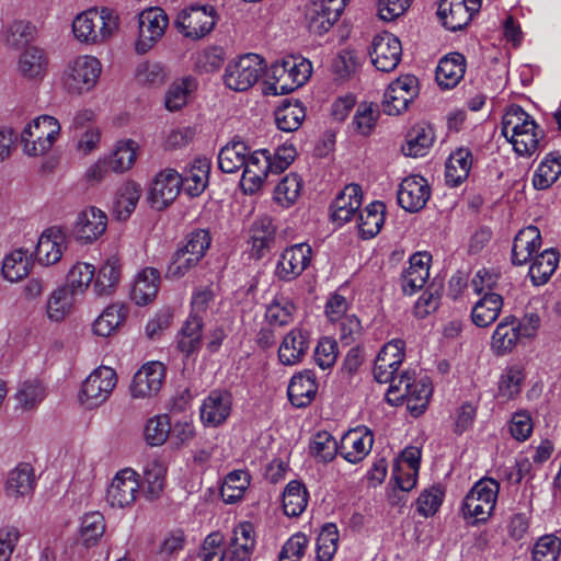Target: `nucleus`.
<instances>
[{
  "mask_svg": "<svg viewBox=\"0 0 561 561\" xmlns=\"http://www.w3.org/2000/svg\"><path fill=\"white\" fill-rule=\"evenodd\" d=\"M419 94L417 79L403 76L392 81L383 94L381 108L387 115H400Z\"/></svg>",
  "mask_w": 561,
  "mask_h": 561,
  "instance_id": "9d476101",
  "label": "nucleus"
},
{
  "mask_svg": "<svg viewBox=\"0 0 561 561\" xmlns=\"http://www.w3.org/2000/svg\"><path fill=\"white\" fill-rule=\"evenodd\" d=\"M309 348V334L301 329H293L283 339L278 348V358L283 365H296L301 362Z\"/></svg>",
  "mask_w": 561,
  "mask_h": 561,
  "instance_id": "393cba45",
  "label": "nucleus"
},
{
  "mask_svg": "<svg viewBox=\"0 0 561 561\" xmlns=\"http://www.w3.org/2000/svg\"><path fill=\"white\" fill-rule=\"evenodd\" d=\"M517 318L505 317L495 328L492 335V348L497 355L512 352L517 345L522 334L518 330Z\"/></svg>",
  "mask_w": 561,
  "mask_h": 561,
  "instance_id": "7c9ffc66",
  "label": "nucleus"
},
{
  "mask_svg": "<svg viewBox=\"0 0 561 561\" xmlns=\"http://www.w3.org/2000/svg\"><path fill=\"white\" fill-rule=\"evenodd\" d=\"M160 273L157 268L147 267L138 274L130 291L136 305L145 306L153 300L159 289Z\"/></svg>",
  "mask_w": 561,
  "mask_h": 561,
  "instance_id": "473e14b6",
  "label": "nucleus"
},
{
  "mask_svg": "<svg viewBox=\"0 0 561 561\" xmlns=\"http://www.w3.org/2000/svg\"><path fill=\"white\" fill-rule=\"evenodd\" d=\"M432 394V385L427 378L416 380L415 373L404 370L399 375L398 382L389 386L386 400L391 405L407 402V408L413 416H420L427 408Z\"/></svg>",
  "mask_w": 561,
  "mask_h": 561,
  "instance_id": "f257e3e1",
  "label": "nucleus"
},
{
  "mask_svg": "<svg viewBox=\"0 0 561 561\" xmlns=\"http://www.w3.org/2000/svg\"><path fill=\"white\" fill-rule=\"evenodd\" d=\"M171 434L170 417L167 414L148 420L145 426V439L150 446H161Z\"/></svg>",
  "mask_w": 561,
  "mask_h": 561,
  "instance_id": "e2e57ef3",
  "label": "nucleus"
},
{
  "mask_svg": "<svg viewBox=\"0 0 561 561\" xmlns=\"http://www.w3.org/2000/svg\"><path fill=\"white\" fill-rule=\"evenodd\" d=\"M138 474L130 468L116 473L106 492V501L112 507H126L131 505L138 495Z\"/></svg>",
  "mask_w": 561,
  "mask_h": 561,
  "instance_id": "4468645a",
  "label": "nucleus"
},
{
  "mask_svg": "<svg viewBox=\"0 0 561 561\" xmlns=\"http://www.w3.org/2000/svg\"><path fill=\"white\" fill-rule=\"evenodd\" d=\"M478 11L471 10V3L439 0L437 15L447 30L456 32L466 27Z\"/></svg>",
  "mask_w": 561,
  "mask_h": 561,
  "instance_id": "4be33fe9",
  "label": "nucleus"
},
{
  "mask_svg": "<svg viewBox=\"0 0 561 561\" xmlns=\"http://www.w3.org/2000/svg\"><path fill=\"white\" fill-rule=\"evenodd\" d=\"M503 307V298L495 293L486 291L483 297L476 302L472 308L471 317L476 325L486 328L499 317Z\"/></svg>",
  "mask_w": 561,
  "mask_h": 561,
  "instance_id": "72a5a7b5",
  "label": "nucleus"
},
{
  "mask_svg": "<svg viewBox=\"0 0 561 561\" xmlns=\"http://www.w3.org/2000/svg\"><path fill=\"white\" fill-rule=\"evenodd\" d=\"M312 257L311 247L297 243L286 248L277 262L275 274L280 280L296 279L309 266Z\"/></svg>",
  "mask_w": 561,
  "mask_h": 561,
  "instance_id": "ddd939ff",
  "label": "nucleus"
},
{
  "mask_svg": "<svg viewBox=\"0 0 561 561\" xmlns=\"http://www.w3.org/2000/svg\"><path fill=\"white\" fill-rule=\"evenodd\" d=\"M499 491L500 484L494 479L478 481L463 500L465 518H474L477 523L488 520L495 507Z\"/></svg>",
  "mask_w": 561,
  "mask_h": 561,
  "instance_id": "20e7f679",
  "label": "nucleus"
},
{
  "mask_svg": "<svg viewBox=\"0 0 561 561\" xmlns=\"http://www.w3.org/2000/svg\"><path fill=\"white\" fill-rule=\"evenodd\" d=\"M308 492L306 486L296 480L290 481L283 492V508L287 516L297 517L307 507Z\"/></svg>",
  "mask_w": 561,
  "mask_h": 561,
  "instance_id": "3c124183",
  "label": "nucleus"
},
{
  "mask_svg": "<svg viewBox=\"0 0 561 561\" xmlns=\"http://www.w3.org/2000/svg\"><path fill=\"white\" fill-rule=\"evenodd\" d=\"M64 236L60 229L49 228L39 237L35 254L37 261L43 265L57 263L62 255Z\"/></svg>",
  "mask_w": 561,
  "mask_h": 561,
  "instance_id": "c756f323",
  "label": "nucleus"
},
{
  "mask_svg": "<svg viewBox=\"0 0 561 561\" xmlns=\"http://www.w3.org/2000/svg\"><path fill=\"white\" fill-rule=\"evenodd\" d=\"M276 228L271 219L256 220L251 228V254L255 259L263 257L275 243Z\"/></svg>",
  "mask_w": 561,
  "mask_h": 561,
  "instance_id": "e433bc0d",
  "label": "nucleus"
},
{
  "mask_svg": "<svg viewBox=\"0 0 561 561\" xmlns=\"http://www.w3.org/2000/svg\"><path fill=\"white\" fill-rule=\"evenodd\" d=\"M75 296L71 289L60 287L56 289L47 302V316L54 321L62 320L70 311Z\"/></svg>",
  "mask_w": 561,
  "mask_h": 561,
  "instance_id": "052dcab7",
  "label": "nucleus"
},
{
  "mask_svg": "<svg viewBox=\"0 0 561 561\" xmlns=\"http://www.w3.org/2000/svg\"><path fill=\"white\" fill-rule=\"evenodd\" d=\"M60 131L58 121L49 115H42L28 124L21 134L24 152L37 157L46 153L54 145Z\"/></svg>",
  "mask_w": 561,
  "mask_h": 561,
  "instance_id": "7ed1b4c3",
  "label": "nucleus"
},
{
  "mask_svg": "<svg viewBox=\"0 0 561 561\" xmlns=\"http://www.w3.org/2000/svg\"><path fill=\"white\" fill-rule=\"evenodd\" d=\"M431 255L415 253L410 257V266L401 275V287L405 295L422 289L430 276Z\"/></svg>",
  "mask_w": 561,
  "mask_h": 561,
  "instance_id": "5701e85b",
  "label": "nucleus"
},
{
  "mask_svg": "<svg viewBox=\"0 0 561 561\" xmlns=\"http://www.w3.org/2000/svg\"><path fill=\"white\" fill-rule=\"evenodd\" d=\"M137 149L138 145L136 141L131 139L119 140L112 154L105 158L110 169L115 173H123L129 170L136 161Z\"/></svg>",
  "mask_w": 561,
  "mask_h": 561,
  "instance_id": "09e8293b",
  "label": "nucleus"
},
{
  "mask_svg": "<svg viewBox=\"0 0 561 561\" xmlns=\"http://www.w3.org/2000/svg\"><path fill=\"white\" fill-rule=\"evenodd\" d=\"M249 147L240 140H232L227 144L218 154L219 169L225 173H234L245 164Z\"/></svg>",
  "mask_w": 561,
  "mask_h": 561,
  "instance_id": "79ce46f5",
  "label": "nucleus"
},
{
  "mask_svg": "<svg viewBox=\"0 0 561 561\" xmlns=\"http://www.w3.org/2000/svg\"><path fill=\"white\" fill-rule=\"evenodd\" d=\"M209 169L210 164L206 158L196 159L192 167L181 174V187L183 186L191 196H198L207 186Z\"/></svg>",
  "mask_w": 561,
  "mask_h": 561,
  "instance_id": "a19ab883",
  "label": "nucleus"
},
{
  "mask_svg": "<svg viewBox=\"0 0 561 561\" xmlns=\"http://www.w3.org/2000/svg\"><path fill=\"white\" fill-rule=\"evenodd\" d=\"M561 175V156L558 152L548 153L539 163L533 176V185L536 190L549 188Z\"/></svg>",
  "mask_w": 561,
  "mask_h": 561,
  "instance_id": "37998d69",
  "label": "nucleus"
},
{
  "mask_svg": "<svg viewBox=\"0 0 561 561\" xmlns=\"http://www.w3.org/2000/svg\"><path fill=\"white\" fill-rule=\"evenodd\" d=\"M45 396V388L39 381L26 380L20 385L14 396L16 408L24 411L33 410L44 400Z\"/></svg>",
  "mask_w": 561,
  "mask_h": 561,
  "instance_id": "864d4df0",
  "label": "nucleus"
},
{
  "mask_svg": "<svg viewBox=\"0 0 561 561\" xmlns=\"http://www.w3.org/2000/svg\"><path fill=\"white\" fill-rule=\"evenodd\" d=\"M559 254L554 249H547L537 254L529 267V276L534 285L546 284L558 267Z\"/></svg>",
  "mask_w": 561,
  "mask_h": 561,
  "instance_id": "c03bdc74",
  "label": "nucleus"
},
{
  "mask_svg": "<svg viewBox=\"0 0 561 561\" xmlns=\"http://www.w3.org/2000/svg\"><path fill=\"white\" fill-rule=\"evenodd\" d=\"M543 137V130L539 129L536 122H533L527 128H523L514 137L507 138V140L519 156H531L539 148Z\"/></svg>",
  "mask_w": 561,
  "mask_h": 561,
  "instance_id": "49530a36",
  "label": "nucleus"
},
{
  "mask_svg": "<svg viewBox=\"0 0 561 561\" xmlns=\"http://www.w3.org/2000/svg\"><path fill=\"white\" fill-rule=\"evenodd\" d=\"M94 266L88 263H77L67 275L65 288L71 289L73 295L82 294L94 276Z\"/></svg>",
  "mask_w": 561,
  "mask_h": 561,
  "instance_id": "0e129e2a",
  "label": "nucleus"
},
{
  "mask_svg": "<svg viewBox=\"0 0 561 561\" xmlns=\"http://www.w3.org/2000/svg\"><path fill=\"white\" fill-rule=\"evenodd\" d=\"M19 71L25 79L42 80L48 68V57L44 49L26 47L19 58Z\"/></svg>",
  "mask_w": 561,
  "mask_h": 561,
  "instance_id": "c85d7f7f",
  "label": "nucleus"
},
{
  "mask_svg": "<svg viewBox=\"0 0 561 561\" xmlns=\"http://www.w3.org/2000/svg\"><path fill=\"white\" fill-rule=\"evenodd\" d=\"M121 278V265L116 257H110L100 267L93 289L98 296L111 295Z\"/></svg>",
  "mask_w": 561,
  "mask_h": 561,
  "instance_id": "de8ad7c7",
  "label": "nucleus"
},
{
  "mask_svg": "<svg viewBox=\"0 0 561 561\" xmlns=\"http://www.w3.org/2000/svg\"><path fill=\"white\" fill-rule=\"evenodd\" d=\"M274 115L276 126L283 131L290 133L300 127L305 119L306 112L298 101L295 103L284 101L282 105L276 108Z\"/></svg>",
  "mask_w": 561,
  "mask_h": 561,
  "instance_id": "8fccbe9b",
  "label": "nucleus"
},
{
  "mask_svg": "<svg viewBox=\"0 0 561 561\" xmlns=\"http://www.w3.org/2000/svg\"><path fill=\"white\" fill-rule=\"evenodd\" d=\"M30 259L22 249L15 250L5 256L2 264V275L10 282H18L25 277L30 271Z\"/></svg>",
  "mask_w": 561,
  "mask_h": 561,
  "instance_id": "6e6d98bb",
  "label": "nucleus"
},
{
  "mask_svg": "<svg viewBox=\"0 0 561 561\" xmlns=\"http://www.w3.org/2000/svg\"><path fill=\"white\" fill-rule=\"evenodd\" d=\"M535 119L520 106H512L503 116L501 133L507 139L514 137L523 128H527Z\"/></svg>",
  "mask_w": 561,
  "mask_h": 561,
  "instance_id": "680f3d73",
  "label": "nucleus"
},
{
  "mask_svg": "<svg viewBox=\"0 0 561 561\" xmlns=\"http://www.w3.org/2000/svg\"><path fill=\"white\" fill-rule=\"evenodd\" d=\"M34 469L30 463H20L10 471L5 490L9 496L20 497L31 494L35 488Z\"/></svg>",
  "mask_w": 561,
  "mask_h": 561,
  "instance_id": "c9c22d12",
  "label": "nucleus"
},
{
  "mask_svg": "<svg viewBox=\"0 0 561 561\" xmlns=\"http://www.w3.org/2000/svg\"><path fill=\"white\" fill-rule=\"evenodd\" d=\"M374 435L368 428H354L348 431L341 439L340 454L351 463H358L370 451Z\"/></svg>",
  "mask_w": 561,
  "mask_h": 561,
  "instance_id": "aec40b11",
  "label": "nucleus"
},
{
  "mask_svg": "<svg viewBox=\"0 0 561 561\" xmlns=\"http://www.w3.org/2000/svg\"><path fill=\"white\" fill-rule=\"evenodd\" d=\"M311 454L324 462L334 459L340 446L334 437L327 431L318 432L310 443Z\"/></svg>",
  "mask_w": 561,
  "mask_h": 561,
  "instance_id": "338daca9",
  "label": "nucleus"
},
{
  "mask_svg": "<svg viewBox=\"0 0 561 561\" xmlns=\"http://www.w3.org/2000/svg\"><path fill=\"white\" fill-rule=\"evenodd\" d=\"M541 245V236L537 227L529 226L520 230L513 242L512 262L515 265H523Z\"/></svg>",
  "mask_w": 561,
  "mask_h": 561,
  "instance_id": "cd10ccee",
  "label": "nucleus"
},
{
  "mask_svg": "<svg viewBox=\"0 0 561 561\" xmlns=\"http://www.w3.org/2000/svg\"><path fill=\"white\" fill-rule=\"evenodd\" d=\"M169 24L165 12L160 8H150L139 14V37L136 50L146 54L163 36Z\"/></svg>",
  "mask_w": 561,
  "mask_h": 561,
  "instance_id": "f8f14e48",
  "label": "nucleus"
},
{
  "mask_svg": "<svg viewBox=\"0 0 561 561\" xmlns=\"http://www.w3.org/2000/svg\"><path fill=\"white\" fill-rule=\"evenodd\" d=\"M295 68V58L276 61L270 68L268 75L273 82L266 87V94L282 95L293 92L296 88L291 82L289 72Z\"/></svg>",
  "mask_w": 561,
  "mask_h": 561,
  "instance_id": "f704fd0d",
  "label": "nucleus"
},
{
  "mask_svg": "<svg viewBox=\"0 0 561 561\" xmlns=\"http://www.w3.org/2000/svg\"><path fill=\"white\" fill-rule=\"evenodd\" d=\"M240 185L244 193L254 194L271 173V153L266 149L256 150L247 158Z\"/></svg>",
  "mask_w": 561,
  "mask_h": 561,
  "instance_id": "2eb2a0df",
  "label": "nucleus"
},
{
  "mask_svg": "<svg viewBox=\"0 0 561 561\" xmlns=\"http://www.w3.org/2000/svg\"><path fill=\"white\" fill-rule=\"evenodd\" d=\"M105 531L104 517L99 512L85 514L80 525V540L85 547L94 546Z\"/></svg>",
  "mask_w": 561,
  "mask_h": 561,
  "instance_id": "4d7b16f0",
  "label": "nucleus"
},
{
  "mask_svg": "<svg viewBox=\"0 0 561 561\" xmlns=\"http://www.w3.org/2000/svg\"><path fill=\"white\" fill-rule=\"evenodd\" d=\"M466 58L460 53H450L443 57L436 69V81L443 89L455 88L463 78Z\"/></svg>",
  "mask_w": 561,
  "mask_h": 561,
  "instance_id": "bb28decb",
  "label": "nucleus"
},
{
  "mask_svg": "<svg viewBox=\"0 0 561 561\" xmlns=\"http://www.w3.org/2000/svg\"><path fill=\"white\" fill-rule=\"evenodd\" d=\"M141 196V187L133 181L124 183L116 195L113 206V215L117 220H126L135 210Z\"/></svg>",
  "mask_w": 561,
  "mask_h": 561,
  "instance_id": "ea45409f",
  "label": "nucleus"
},
{
  "mask_svg": "<svg viewBox=\"0 0 561 561\" xmlns=\"http://www.w3.org/2000/svg\"><path fill=\"white\" fill-rule=\"evenodd\" d=\"M118 28V16L113 10L102 8L87 10L76 16L72 32L82 43H102L108 39Z\"/></svg>",
  "mask_w": 561,
  "mask_h": 561,
  "instance_id": "f03ea898",
  "label": "nucleus"
},
{
  "mask_svg": "<svg viewBox=\"0 0 561 561\" xmlns=\"http://www.w3.org/2000/svg\"><path fill=\"white\" fill-rule=\"evenodd\" d=\"M106 227V214L92 206L82 210L78 215L73 228V234L79 242L88 244L100 238L105 232Z\"/></svg>",
  "mask_w": 561,
  "mask_h": 561,
  "instance_id": "6ab92c4d",
  "label": "nucleus"
},
{
  "mask_svg": "<svg viewBox=\"0 0 561 561\" xmlns=\"http://www.w3.org/2000/svg\"><path fill=\"white\" fill-rule=\"evenodd\" d=\"M385 204L376 201L356 215L357 227L363 238H373L380 231L385 219Z\"/></svg>",
  "mask_w": 561,
  "mask_h": 561,
  "instance_id": "4c0bfd02",
  "label": "nucleus"
},
{
  "mask_svg": "<svg viewBox=\"0 0 561 561\" xmlns=\"http://www.w3.org/2000/svg\"><path fill=\"white\" fill-rule=\"evenodd\" d=\"M217 23V12L209 4H192L176 16L175 26L185 37L201 39L208 35Z\"/></svg>",
  "mask_w": 561,
  "mask_h": 561,
  "instance_id": "39448f33",
  "label": "nucleus"
},
{
  "mask_svg": "<svg viewBox=\"0 0 561 561\" xmlns=\"http://www.w3.org/2000/svg\"><path fill=\"white\" fill-rule=\"evenodd\" d=\"M430 196V185L421 175L405 178L397 192L398 204L409 213H417L423 209Z\"/></svg>",
  "mask_w": 561,
  "mask_h": 561,
  "instance_id": "dca6fc26",
  "label": "nucleus"
},
{
  "mask_svg": "<svg viewBox=\"0 0 561 561\" xmlns=\"http://www.w3.org/2000/svg\"><path fill=\"white\" fill-rule=\"evenodd\" d=\"M295 305L289 298L276 297L266 308L265 318L273 327H284L293 321Z\"/></svg>",
  "mask_w": 561,
  "mask_h": 561,
  "instance_id": "13d9d810",
  "label": "nucleus"
},
{
  "mask_svg": "<svg viewBox=\"0 0 561 561\" xmlns=\"http://www.w3.org/2000/svg\"><path fill=\"white\" fill-rule=\"evenodd\" d=\"M231 394L222 391H211L201 408L202 421L210 426L224 423L230 414Z\"/></svg>",
  "mask_w": 561,
  "mask_h": 561,
  "instance_id": "a878e982",
  "label": "nucleus"
},
{
  "mask_svg": "<svg viewBox=\"0 0 561 561\" xmlns=\"http://www.w3.org/2000/svg\"><path fill=\"white\" fill-rule=\"evenodd\" d=\"M362 187L358 184H348L331 204V219L339 226L356 217L362 205Z\"/></svg>",
  "mask_w": 561,
  "mask_h": 561,
  "instance_id": "412c9836",
  "label": "nucleus"
},
{
  "mask_svg": "<svg viewBox=\"0 0 561 561\" xmlns=\"http://www.w3.org/2000/svg\"><path fill=\"white\" fill-rule=\"evenodd\" d=\"M202 320L196 316H191L183 325L178 341V347L181 352L190 355L201 344Z\"/></svg>",
  "mask_w": 561,
  "mask_h": 561,
  "instance_id": "bf43d9fd",
  "label": "nucleus"
},
{
  "mask_svg": "<svg viewBox=\"0 0 561 561\" xmlns=\"http://www.w3.org/2000/svg\"><path fill=\"white\" fill-rule=\"evenodd\" d=\"M182 175L173 169H167L160 172L153 180L149 201L151 206L161 210L170 205L179 195L181 190Z\"/></svg>",
  "mask_w": 561,
  "mask_h": 561,
  "instance_id": "f3484780",
  "label": "nucleus"
},
{
  "mask_svg": "<svg viewBox=\"0 0 561 561\" xmlns=\"http://www.w3.org/2000/svg\"><path fill=\"white\" fill-rule=\"evenodd\" d=\"M345 4V0H309L305 9L309 31L318 35L327 33L341 16Z\"/></svg>",
  "mask_w": 561,
  "mask_h": 561,
  "instance_id": "1a4fd4ad",
  "label": "nucleus"
},
{
  "mask_svg": "<svg viewBox=\"0 0 561 561\" xmlns=\"http://www.w3.org/2000/svg\"><path fill=\"white\" fill-rule=\"evenodd\" d=\"M434 133L431 127L417 125L412 127L405 136V144L401 151L407 157H422L433 144Z\"/></svg>",
  "mask_w": 561,
  "mask_h": 561,
  "instance_id": "a18cd8bd",
  "label": "nucleus"
},
{
  "mask_svg": "<svg viewBox=\"0 0 561 561\" xmlns=\"http://www.w3.org/2000/svg\"><path fill=\"white\" fill-rule=\"evenodd\" d=\"M561 552V540L554 535L540 537L533 548L534 561H558Z\"/></svg>",
  "mask_w": 561,
  "mask_h": 561,
  "instance_id": "774afa93",
  "label": "nucleus"
},
{
  "mask_svg": "<svg viewBox=\"0 0 561 561\" xmlns=\"http://www.w3.org/2000/svg\"><path fill=\"white\" fill-rule=\"evenodd\" d=\"M126 317L127 308L122 304H113L94 321L93 331L100 336H108L125 321Z\"/></svg>",
  "mask_w": 561,
  "mask_h": 561,
  "instance_id": "603ef678",
  "label": "nucleus"
},
{
  "mask_svg": "<svg viewBox=\"0 0 561 561\" xmlns=\"http://www.w3.org/2000/svg\"><path fill=\"white\" fill-rule=\"evenodd\" d=\"M117 383L115 370L107 366L94 369L83 381L79 399L89 409L103 404Z\"/></svg>",
  "mask_w": 561,
  "mask_h": 561,
  "instance_id": "6e6552de",
  "label": "nucleus"
},
{
  "mask_svg": "<svg viewBox=\"0 0 561 561\" xmlns=\"http://www.w3.org/2000/svg\"><path fill=\"white\" fill-rule=\"evenodd\" d=\"M402 56L400 39L389 32H382L374 36L369 49L371 64L377 70L390 72L394 70Z\"/></svg>",
  "mask_w": 561,
  "mask_h": 561,
  "instance_id": "9b49d317",
  "label": "nucleus"
},
{
  "mask_svg": "<svg viewBox=\"0 0 561 561\" xmlns=\"http://www.w3.org/2000/svg\"><path fill=\"white\" fill-rule=\"evenodd\" d=\"M318 391L316 376L311 370L294 375L287 388L290 403L296 408H306L314 399Z\"/></svg>",
  "mask_w": 561,
  "mask_h": 561,
  "instance_id": "b1692460",
  "label": "nucleus"
},
{
  "mask_svg": "<svg viewBox=\"0 0 561 561\" xmlns=\"http://www.w3.org/2000/svg\"><path fill=\"white\" fill-rule=\"evenodd\" d=\"M165 468L158 461L147 463L144 470V494L148 500H156L164 488Z\"/></svg>",
  "mask_w": 561,
  "mask_h": 561,
  "instance_id": "5fc2aeb1",
  "label": "nucleus"
},
{
  "mask_svg": "<svg viewBox=\"0 0 561 561\" xmlns=\"http://www.w3.org/2000/svg\"><path fill=\"white\" fill-rule=\"evenodd\" d=\"M339 531L334 524L322 527L317 538V560L331 561L337 549Z\"/></svg>",
  "mask_w": 561,
  "mask_h": 561,
  "instance_id": "69168bd1",
  "label": "nucleus"
},
{
  "mask_svg": "<svg viewBox=\"0 0 561 561\" xmlns=\"http://www.w3.org/2000/svg\"><path fill=\"white\" fill-rule=\"evenodd\" d=\"M263 59L256 54H247L231 60L225 70L224 83L230 90L243 92L252 88L263 73Z\"/></svg>",
  "mask_w": 561,
  "mask_h": 561,
  "instance_id": "423d86ee",
  "label": "nucleus"
},
{
  "mask_svg": "<svg viewBox=\"0 0 561 561\" xmlns=\"http://www.w3.org/2000/svg\"><path fill=\"white\" fill-rule=\"evenodd\" d=\"M165 367L160 362L145 364L134 376L130 392L134 398L156 396L164 381Z\"/></svg>",
  "mask_w": 561,
  "mask_h": 561,
  "instance_id": "a211bd4d",
  "label": "nucleus"
},
{
  "mask_svg": "<svg viewBox=\"0 0 561 561\" xmlns=\"http://www.w3.org/2000/svg\"><path fill=\"white\" fill-rule=\"evenodd\" d=\"M255 546L254 530L250 523H243L233 531L230 540L227 560L228 561H245L249 559Z\"/></svg>",
  "mask_w": 561,
  "mask_h": 561,
  "instance_id": "2f4dec72",
  "label": "nucleus"
},
{
  "mask_svg": "<svg viewBox=\"0 0 561 561\" xmlns=\"http://www.w3.org/2000/svg\"><path fill=\"white\" fill-rule=\"evenodd\" d=\"M472 165V154L467 148H459L453 152L446 163V182L450 186H458L463 182Z\"/></svg>",
  "mask_w": 561,
  "mask_h": 561,
  "instance_id": "58836bf2",
  "label": "nucleus"
},
{
  "mask_svg": "<svg viewBox=\"0 0 561 561\" xmlns=\"http://www.w3.org/2000/svg\"><path fill=\"white\" fill-rule=\"evenodd\" d=\"M101 73L100 61L92 56H80L69 62L64 73V85L68 93L80 95L89 92Z\"/></svg>",
  "mask_w": 561,
  "mask_h": 561,
  "instance_id": "0eeeda50",
  "label": "nucleus"
}]
</instances>
